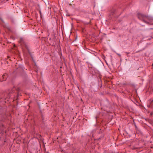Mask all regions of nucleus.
Masks as SVG:
<instances>
[{
  "instance_id": "nucleus-3",
  "label": "nucleus",
  "mask_w": 153,
  "mask_h": 153,
  "mask_svg": "<svg viewBox=\"0 0 153 153\" xmlns=\"http://www.w3.org/2000/svg\"><path fill=\"white\" fill-rule=\"evenodd\" d=\"M5 76V74H4V75H3V78H4V76Z\"/></svg>"
},
{
  "instance_id": "nucleus-1",
  "label": "nucleus",
  "mask_w": 153,
  "mask_h": 153,
  "mask_svg": "<svg viewBox=\"0 0 153 153\" xmlns=\"http://www.w3.org/2000/svg\"><path fill=\"white\" fill-rule=\"evenodd\" d=\"M144 18H143V21H144L146 23H150V24H153V23H151V22H150V23H149V22H146V21L144 20Z\"/></svg>"
},
{
  "instance_id": "nucleus-5",
  "label": "nucleus",
  "mask_w": 153,
  "mask_h": 153,
  "mask_svg": "<svg viewBox=\"0 0 153 153\" xmlns=\"http://www.w3.org/2000/svg\"><path fill=\"white\" fill-rule=\"evenodd\" d=\"M149 20L150 21H153V19L152 20H151L150 19H149Z\"/></svg>"
},
{
  "instance_id": "nucleus-4",
  "label": "nucleus",
  "mask_w": 153,
  "mask_h": 153,
  "mask_svg": "<svg viewBox=\"0 0 153 153\" xmlns=\"http://www.w3.org/2000/svg\"><path fill=\"white\" fill-rule=\"evenodd\" d=\"M0 19H1V20L2 22H3V21L2 20V19H1V18H0Z\"/></svg>"
},
{
  "instance_id": "nucleus-2",
  "label": "nucleus",
  "mask_w": 153,
  "mask_h": 153,
  "mask_svg": "<svg viewBox=\"0 0 153 153\" xmlns=\"http://www.w3.org/2000/svg\"><path fill=\"white\" fill-rule=\"evenodd\" d=\"M116 54L118 55L119 56H121V55H120V54H118L117 53H116Z\"/></svg>"
}]
</instances>
